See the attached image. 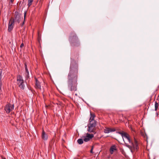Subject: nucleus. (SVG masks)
Listing matches in <instances>:
<instances>
[{
  "mask_svg": "<svg viewBox=\"0 0 159 159\" xmlns=\"http://www.w3.org/2000/svg\"><path fill=\"white\" fill-rule=\"evenodd\" d=\"M125 132H118L117 133L120 134L122 137L123 139V136L125 134Z\"/></svg>",
  "mask_w": 159,
  "mask_h": 159,
  "instance_id": "23",
  "label": "nucleus"
},
{
  "mask_svg": "<svg viewBox=\"0 0 159 159\" xmlns=\"http://www.w3.org/2000/svg\"><path fill=\"white\" fill-rule=\"evenodd\" d=\"M25 70V73H29L28 69Z\"/></svg>",
  "mask_w": 159,
  "mask_h": 159,
  "instance_id": "30",
  "label": "nucleus"
},
{
  "mask_svg": "<svg viewBox=\"0 0 159 159\" xmlns=\"http://www.w3.org/2000/svg\"><path fill=\"white\" fill-rule=\"evenodd\" d=\"M25 76L26 79H28L29 78V73H25Z\"/></svg>",
  "mask_w": 159,
  "mask_h": 159,
  "instance_id": "24",
  "label": "nucleus"
},
{
  "mask_svg": "<svg viewBox=\"0 0 159 159\" xmlns=\"http://www.w3.org/2000/svg\"><path fill=\"white\" fill-rule=\"evenodd\" d=\"M14 25V22L11 19L9 20L8 24V30L9 32L11 31L13 29Z\"/></svg>",
  "mask_w": 159,
  "mask_h": 159,
  "instance_id": "7",
  "label": "nucleus"
},
{
  "mask_svg": "<svg viewBox=\"0 0 159 159\" xmlns=\"http://www.w3.org/2000/svg\"><path fill=\"white\" fill-rule=\"evenodd\" d=\"M159 104L156 102L155 104V111H157L158 108Z\"/></svg>",
  "mask_w": 159,
  "mask_h": 159,
  "instance_id": "20",
  "label": "nucleus"
},
{
  "mask_svg": "<svg viewBox=\"0 0 159 159\" xmlns=\"http://www.w3.org/2000/svg\"><path fill=\"white\" fill-rule=\"evenodd\" d=\"M83 142L84 141L82 139H80L77 140V143L80 144H82Z\"/></svg>",
  "mask_w": 159,
  "mask_h": 159,
  "instance_id": "18",
  "label": "nucleus"
},
{
  "mask_svg": "<svg viewBox=\"0 0 159 159\" xmlns=\"http://www.w3.org/2000/svg\"><path fill=\"white\" fill-rule=\"evenodd\" d=\"M116 150V148L115 146L114 145L112 146L110 148V153L111 154H113L114 151Z\"/></svg>",
  "mask_w": 159,
  "mask_h": 159,
  "instance_id": "15",
  "label": "nucleus"
},
{
  "mask_svg": "<svg viewBox=\"0 0 159 159\" xmlns=\"http://www.w3.org/2000/svg\"><path fill=\"white\" fill-rule=\"evenodd\" d=\"M14 104H7L6 105L5 110L7 113H9L14 109Z\"/></svg>",
  "mask_w": 159,
  "mask_h": 159,
  "instance_id": "6",
  "label": "nucleus"
},
{
  "mask_svg": "<svg viewBox=\"0 0 159 159\" xmlns=\"http://www.w3.org/2000/svg\"><path fill=\"white\" fill-rule=\"evenodd\" d=\"M2 70L0 69V91H2Z\"/></svg>",
  "mask_w": 159,
  "mask_h": 159,
  "instance_id": "13",
  "label": "nucleus"
},
{
  "mask_svg": "<svg viewBox=\"0 0 159 159\" xmlns=\"http://www.w3.org/2000/svg\"><path fill=\"white\" fill-rule=\"evenodd\" d=\"M90 117L89 120V121H95V120H94V118L95 117V115L94 114H92L91 113H90Z\"/></svg>",
  "mask_w": 159,
  "mask_h": 159,
  "instance_id": "17",
  "label": "nucleus"
},
{
  "mask_svg": "<svg viewBox=\"0 0 159 159\" xmlns=\"http://www.w3.org/2000/svg\"><path fill=\"white\" fill-rule=\"evenodd\" d=\"M24 24V21L20 25L22 27Z\"/></svg>",
  "mask_w": 159,
  "mask_h": 159,
  "instance_id": "29",
  "label": "nucleus"
},
{
  "mask_svg": "<svg viewBox=\"0 0 159 159\" xmlns=\"http://www.w3.org/2000/svg\"><path fill=\"white\" fill-rule=\"evenodd\" d=\"M93 146H92V148H91V150L90 151V152L91 153H93Z\"/></svg>",
  "mask_w": 159,
  "mask_h": 159,
  "instance_id": "26",
  "label": "nucleus"
},
{
  "mask_svg": "<svg viewBox=\"0 0 159 159\" xmlns=\"http://www.w3.org/2000/svg\"><path fill=\"white\" fill-rule=\"evenodd\" d=\"M86 137L88 138L90 140V139H92L94 137V135L93 134H89L87 133L86 134Z\"/></svg>",
  "mask_w": 159,
  "mask_h": 159,
  "instance_id": "16",
  "label": "nucleus"
},
{
  "mask_svg": "<svg viewBox=\"0 0 159 159\" xmlns=\"http://www.w3.org/2000/svg\"><path fill=\"white\" fill-rule=\"evenodd\" d=\"M75 95L77 96V94L76 93L75 94Z\"/></svg>",
  "mask_w": 159,
  "mask_h": 159,
  "instance_id": "33",
  "label": "nucleus"
},
{
  "mask_svg": "<svg viewBox=\"0 0 159 159\" xmlns=\"http://www.w3.org/2000/svg\"><path fill=\"white\" fill-rule=\"evenodd\" d=\"M134 143H131L132 146H131L129 145H127L126 146L129 148L131 151V152H132V149H133L134 150H137L139 148L138 146V144L137 140L134 138Z\"/></svg>",
  "mask_w": 159,
  "mask_h": 159,
  "instance_id": "5",
  "label": "nucleus"
},
{
  "mask_svg": "<svg viewBox=\"0 0 159 159\" xmlns=\"http://www.w3.org/2000/svg\"><path fill=\"white\" fill-rule=\"evenodd\" d=\"M116 131V129L114 128H111L108 127H105L104 129V132L106 134H108L110 132H114Z\"/></svg>",
  "mask_w": 159,
  "mask_h": 159,
  "instance_id": "8",
  "label": "nucleus"
},
{
  "mask_svg": "<svg viewBox=\"0 0 159 159\" xmlns=\"http://www.w3.org/2000/svg\"><path fill=\"white\" fill-rule=\"evenodd\" d=\"M33 0H28V5L30 7L32 3Z\"/></svg>",
  "mask_w": 159,
  "mask_h": 159,
  "instance_id": "21",
  "label": "nucleus"
},
{
  "mask_svg": "<svg viewBox=\"0 0 159 159\" xmlns=\"http://www.w3.org/2000/svg\"><path fill=\"white\" fill-rule=\"evenodd\" d=\"M124 137L129 142V143H131V139L129 137V135L126 133H125V134L123 136V138Z\"/></svg>",
  "mask_w": 159,
  "mask_h": 159,
  "instance_id": "14",
  "label": "nucleus"
},
{
  "mask_svg": "<svg viewBox=\"0 0 159 159\" xmlns=\"http://www.w3.org/2000/svg\"><path fill=\"white\" fill-rule=\"evenodd\" d=\"M26 11L25 12L24 15V19H25V16L26 15Z\"/></svg>",
  "mask_w": 159,
  "mask_h": 159,
  "instance_id": "28",
  "label": "nucleus"
},
{
  "mask_svg": "<svg viewBox=\"0 0 159 159\" xmlns=\"http://www.w3.org/2000/svg\"><path fill=\"white\" fill-rule=\"evenodd\" d=\"M12 19V20L14 22L19 23L22 18H21L20 15L19 14L18 11H15V17L13 19Z\"/></svg>",
  "mask_w": 159,
  "mask_h": 159,
  "instance_id": "4",
  "label": "nucleus"
},
{
  "mask_svg": "<svg viewBox=\"0 0 159 159\" xmlns=\"http://www.w3.org/2000/svg\"><path fill=\"white\" fill-rule=\"evenodd\" d=\"M25 70V73H29L28 69Z\"/></svg>",
  "mask_w": 159,
  "mask_h": 159,
  "instance_id": "31",
  "label": "nucleus"
},
{
  "mask_svg": "<svg viewBox=\"0 0 159 159\" xmlns=\"http://www.w3.org/2000/svg\"><path fill=\"white\" fill-rule=\"evenodd\" d=\"M25 70H27L28 69L27 68V66L26 65V63H25Z\"/></svg>",
  "mask_w": 159,
  "mask_h": 159,
  "instance_id": "25",
  "label": "nucleus"
},
{
  "mask_svg": "<svg viewBox=\"0 0 159 159\" xmlns=\"http://www.w3.org/2000/svg\"><path fill=\"white\" fill-rule=\"evenodd\" d=\"M24 44L23 43H22L20 45V47L21 48H22L24 46Z\"/></svg>",
  "mask_w": 159,
  "mask_h": 159,
  "instance_id": "27",
  "label": "nucleus"
},
{
  "mask_svg": "<svg viewBox=\"0 0 159 159\" xmlns=\"http://www.w3.org/2000/svg\"><path fill=\"white\" fill-rule=\"evenodd\" d=\"M2 159H6V158L5 157L3 158V157H2Z\"/></svg>",
  "mask_w": 159,
  "mask_h": 159,
  "instance_id": "32",
  "label": "nucleus"
},
{
  "mask_svg": "<svg viewBox=\"0 0 159 159\" xmlns=\"http://www.w3.org/2000/svg\"><path fill=\"white\" fill-rule=\"evenodd\" d=\"M71 58V63L69 72L68 75V90L73 92L77 90L78 65L77 62Z\"/></svg>",
  "mask_w": 159,
  "mask_h": 159,
  "instance_id": "1",
  "label": "nucleus"
},
{
  "mask_svg": "<svg viewBox=\"0 0 159 159\" xmlns=\"http://www.w3.org/2000/svg\"><path fill=\"white\" fill-rule=\"evenodd\" d=\"M35 87L37 89H41L40 83L39 82L38 80L37 79L35 78Z\"/></svg>",
  "mask_w": 159,
  "mask_h": 159,
  "instance_id": "11",
  "label": "nucleus"
},
{
  "mask_svg": "<svg viewBox=\"0 0 159 159\" xmlns=\"http://www.w3.org/2000/svg\"><path fill=\"white\" fill-rule=\"evenodd\" d=\"M96 123L97 122L96 121H89V123L88 124V125L95 127Z\"/></svg>",
  "mask_w": 159,
  "mask_h": 159,
  "instance_id": "12",
  "label": "nucleus"
},
{
  "mask_svg": "<svg viewBox=\"0 0 159 159\" xmlns=\"http://www.w3.org/2000/svg\"><path fill=\"white\" fill-rule=\"evenodd\" d=\"M17 83L20 88L24 89L25 87L24 82L22 76L19 75L16 77Z\"/></svg>",
  "mask_w": 159,
  "mask_h": 159,
  "instance_id": "3",
  "label": "nucleus"
},
{
  "mask_svg": "<svg viewBox=\"0 0 159 159\" xmlns=\"http://www.w3.org/2000/svg\"><path fill=\"white\" fill-rule=\"evenodd\" d=\"M69 41L71 46L78 47L80 45V43L78 37L74 32H72L70 33Z\"/></svg>",
  "mask_w": 159,
  "mask_h": 159,
  "instance_id": "2",
  "label": "nucleus"
},
{
  "mask_svg": "<svg viewBox=\"0 0 159 159\" xmlns=\"http://www.w3.org/2000/svg\"><path fill=\"white\" fill-rule=\"evenodd\" d=\"M7 1H8V6L11 7V6H12L14 0H7Z\"/></svg>",
  "mask_w": 159,
  "mask_h": 159,
  "instance_id": "19",
  "label": "nucleus"
},
{
  "mask_svg": "<svg viewBox=\"0 0 159 159\" xmlns=\"http://www.w3.org/2000/svg\"><path fill=\"white\" fill-rule=\"evenodd\" d=\"M84 142H87L89 141V139L88 138L86 137V136H84Z\"/></svg>",
  "mask_w": 159,
  "mask_h": 159,
  "instance_id": "22",
  "label": "nucleus"
},
{
  "mask_svg": "<svg viewBox=\"0 0 159 159\" xmlns=\"http://www.w3.org/2000/svg\"><path fill=\"white\" fill-rule=\"evenodd\" d=\"M88 129L87 130L90 133H93L94 134L96 133L95 132V127L91 126L88 125Z\"/></svg>",
  "mask_w": 159,
  "mask_h": 159,
  "instance_id": "9",
  "label": "nucleus"
},
{
  "mask_svg": "<svg viewBox=\"0 0 159 159\" xmlns=\"http://www.w3.org/2000/svg\"><path fill=\"white\" fill-rule=\"evenodd\" d=\"M42 138L44 140H47L48 139V135L45 133L43 130L42 132Z\"/></svg>",
  "mask_w": 159,
  "mask_h": 159,
  "instance_id": "10",
  "label": "nucleus"
}]
</instances>
